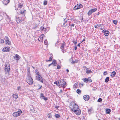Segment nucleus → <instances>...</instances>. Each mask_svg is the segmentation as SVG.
Returning a JSON list of instances; mask_svg holds the SVG:
<instances>
[{"label": "nucleus", "instance_id": "1", "mask_svg": "<svg viewBox=\"0 0 120 120\" xmlns=\"http://www.w3.org/2000/svg\"><path fill=\"white\" fill-rule=\"evenodd\" d=\"M35 72L36 73L37 75L36 76V79H37L38 81H39L42 83H43V81L42 77L38 71L37 69L36 70H35Z\"/></svg>", "mask_w": 120, "mask_h": 120}, {"label": "nucleus", "instance_id": "2", "mask_svg": "<svg viewBox=\"0 0 120 120\" xmlns=\"http://www.w3.org/2000/svg\"><path fill=\"white\" fill-rule=\"evenodd\" d=\"M67 83L64 81V79H61L60 81V88L62 87L63 88H65L67 86Z\"/></svg>", "mask_w": 120, "mask_h": 120}, {"label": "nucleus", "instance_id": "3", "mask_svg": "<svg viewBox=\"0 0 120 120\" xmlns=\"http://www.w3.org/2000/svg\"><path fill=\"white\" fill-rule=\"evenodd\" d=\"M22 112V111L21 110L19 109L18 111L13 113V115L14 117H17L19 116Z\"/></svg>", "mask_w": 120, "mask_h": 120}, {"label": "nucleus", "instance_id": "4", "mask_svg": "<svg viewBox=\"0 0 120 120\" xmlns=\"http://www.w3.org/2000/svg\"><path fill=\"white\" fill-rule=\"evenodd\" d=\"M79 109L78 105L75 103H73V108L71 109L72 111H74Z\"/></svg>", "mask_w": 120, "mask_h": 120}, {"label": "nucleus", "instance_id": "5", "mask_svg": "<svg viewBox=\"0 0 120 120\" xmlns=\"http://www.w3.org/2000/svg\"><path fill=\"white\" fill-rule=\"evenodd\" d=\"M17 14L18 15L15 16V18L16 19V21L18 23H20L21 22H22V20L21 19V18H20L18 16L19 14L18 13Z\"/></svg>", "mask_w": 120, "mask_h": 120}, {"label": "nucleus", "instance_id": "6", "mask_svg": "<svg viewBox=\"0 0 120 120\" xmlns=\"http://www.w3.org/2000/svg\"><path fill=\"white\" fill-rule=\"evenodd\" d=\"M83 6L81 4H78L74 7V10H78L82 8Z\"/></svg>", "mask_w": 120, "mask_h": 120}, {"label": "nucleus", "instance_id": "7", "mask_svg": "<svg viewBox=\"0 0 120 120\" xmlns=\"http://www.w3.org/2000/svg\"><path fill=\"white\" fill-rule=\"evenodd\" d=\"M27 82L29 84L31 85L33 82V81L32 78L31 77L27 79Z\"/></svg>", "mask_w": 120, "mask_h": 120}, {"label": "nucleus", "instance_id": "8", "mask_svg": "<svg viewBox=\"0 0 120 120\" xmlns=\"http://www.w3.org/2000/svg\"><path fill=\"white\" fill-rule=\"evenodd\" d=\"M4 70L6 72V73H7V72L9 74V71L10 70V66L9 65L8 66L6 64L5 66Z\"/></svg>", "mask_w": 120, "mask_h": 120}, {"label": "nucleus", "instance_id": "9", "mask_svg": "<svg viewBox=\"0 0 120 120\" xmlns=\"http://www.w3.org/2000/svg\"><path fill=\"white\" fill-rule=\"evenodd\" d=\"M82 80L84 82L87 83L88 82H91L92 81V80L91 79H89V78H84L82 79Z\"/></svg>", "mask_w": 120, "mask_h": 120}, {"label": "nucleus", "instance_id": "10", "mask_svg": "<svg viewBox=\"0 0 120 120\" xmlns=\"http://www.w3.org/2000/svg\"><path fill=\"white\" fill-rule=\"evenodd\" d=\"M83 68H85L86 69V73L87 74H90L92 73V71H91V70H89L88 68L86 66H85L83 67Z\"/></svg>", "mask_w": 120, "mask_h": 120}, {"label": "nucleus", "instance_id": "11", "mask_svg": "<svg viewBox=\"0 0 120 120\" xmlns=\"http://www.w3.org/2000/svg\"><path fill=\"white\" fill-rule=\"evenodd\" d=\"M102 32L104 33V35L106 36H108L109 33V31L108 30H106L105 29L102 31Z\"/></svg>", "mask_w": 120, "mask_h": 120}, {"label": "nucleus", "instance_id": "12", "mask_svg": "<svg viewBox=\"0 0 120 120\" xmlns=\"http://www.w3.org/2000/svg\"><path fill=\"white\" fill-rule=\"evenodd\" d=\"M10 50V49L9 47H6L2 49L3 51L4 52H9Z\"/></svg>", "mask_w": 120, "mask_h": 120}, {"label": "nucleus", "instance_id": "13", "mask_svg": "<svg viewBox=\"0 0 120 120\" xmlns=\"http://www.w3.org/2000/svg\"><path fill=\"white\" fill-rule=\"evenodd\" d=\"M5 41L6 44H8V45H11V42L9 41V39L7 36H5Z\"/></svg>", "mask_w": 120, "mask_h": 120}, {"label": "nucleus", "instance_id": "14", "mask_svg": "<svg viewBox=\"0 0 120 120\" xmlns=\"http://www.w3.org/2000/svg\"><path fill=\"white\" fill-rule=\"evenodd\" d=\"M83 98L85 101H87L89 100L90 97L88 95H86L83 96Z\"/></svg>", "mask_w": 120, "mask_h": 120}, {"label": "nucleus", "instance_id": "15", "mask_svg": "<svg viewBox=\"0 0 120 120\" xmlns=\"http://www.w3.org/2000/svg\"><path fill=\"white\" fill-rule=\"evenodd\" d=\"M74 112L76 115H79L81 114V111L79 108Z\"/></svg>", "mask_w": 120, "mask_h": 120}, {"label": "nucleus", "instance_id": "16", "mask_svg": "<svg viewBox=\"0 0 120 120\" xmlns=\"http://www.w3.org/2000/svg\"><path fill=\"white\" fill-rule=\"evenodd\" d=\"M2 2L4 4L7 5L10 2V1L9 0H4Z\"/></svg>", "mask_w": 120, "mask_h": 120}, {"label": "nucleus", "instance_id": "17", "mask_svg": "<svg viewBox=\"0 0 120 120\" xmlns=\"http://www.w3.org/2000/svg\"><path fill=\"white\" fill-rule=\"evenodd\" d=\"M20 59V57L19 55L17 54H16L14 57V59H15V60H19Z\"/></svg>", "mask_w": 120, "mask_h": 120}, {"label": "nucleus", "instance_id": "18", "mask_svg": "<svg viewBox=\"0 0 120 120\" xmlns=\"http://www.w3.org/2000/svg\"><path fill=\"white\" fill-rule=\"evenodd\" d=\"M51 64L52 65H53L54 66H56L57 64L56 61V60H54L52 61Z\"/></svg>", "mask_w": 120, "mask_h": 120}, {"label": "nucleus", "instance_id": "19", "mask_svg": "<svg viewBox=\"0 0 120 120\" xmlns=\"http://www.w3.org/2000/svg\"><path fill=\"white\" fill-rule=\"evenodd\" d=\"M54 83L56 84L57 86H58L59 88H60V81H59L58 80L57 81L54 82Z\"/></svg>", "mask_w": 120, "mask_h": 120}, {"label": "nucleus", "instance_id": "20", "mask_svg": "<svg viewBox=\"0 0 120 120\" xmlns=\"http://www.w3.org/2000/svg\"><path fill=\"white\" fill-rule=\"evenodd\" d=\"M40 29L42 31H46V28H44L43 26H42L40 28Z\"/></svg>", "mask_w": 120, "mask_h": 120}, {"label": "nucleus", "instance_id": "21", "mask_svg": "<svg viewBox=\"0 0 120 120\" xmlns=\"http://www.w3.org/2000/svg\"><path fill=\"white\" fill-rule=\"evenodd\" d=\"M111 110L110 109H107L106 110V112L107 114H109L111 112Z\"/></svg>", "mask_w": 120, "mask_h": 120}, {"label": "nucleus", "instance_id": "22", "mask_svg": "<svg viewBox=\"0 0 120 120\" xmlns=\"http://www.w3.org/2000/svg\"><path fill=\"white\" fill-rule=\"evenodd\" d=\"M116 74V73L115 71H113L111 73L110 75L112 77H114Z\"/></svg>", "mask_w": 120, "mask_h": 120}, {"label": "nucleus", "instance_id": "23", "mask_svg": "<svg viewBox=\"0 0 120 120\" xmlns=\"http://www.w3.org/2000/svg\"><path fill=\"white\" fill-rule=\"evenodd\" d=\"M12 96L15 99H17L18 97V95L17 94H13Z\"/></svg>", "mask_w": 120, "mask_h": 120}, {"label": "nucleus", "instance_id": "24", "mask_svg": "<svg viewBox=\"0 0 120 120\" xmlns=\"http://www.w3.org/2000/svg\"><path fill=\"white\" fill-rule=\"evenodd\" d=\"M92 110V109L91 108H90L88 109V112L89 114H91Z\"/></svg>", "mask_w": 120, "mask_h": 120}, {"label": "nucleus", "instance_id": "25", "mask_svg": "<svg viewBox=\"0 0 120 120\" xmlns=\"http://www.w3.org/2000/svg\"><path fill=\"white\" fill-rule=\"evenodd\" d=\"M65 45V43L64 42L61 45V47H60V49H64V47Z\"/></svg>", "mask_w": 120, "mask_h": 120}, {"label": "nucleus", "instance_id": "26", "mask_svg": "<svg viewBox=\"0 0 120 120\" xmlns=\"http://www.w3.org/2000/svg\"><path fill=\"white\" fill-rule=\"evenodd\" d=\"M92 13V12L90 10L88 12L87 14L88 16H90Z\"/></svg>", "mask_w": 120, "mask_h": 120}, {"label": "nucleus", "instance_id": "27", "mask_svg": "<svg viewBox=\"0 0 120 120\" xmlns=\"http://www.w3.org/2000/svg\"><path fill=\"white\" fill-rule=\"evenodd\" d=\"M109 77H107L105 80V82L106 83L108 82L109 80Z\"/></svg>", "mask_w": 120, "mask_h": 120}, {"label": "nucleus", "instance_id": "28", "mask_svg": "<svg viewBox=\"0 0 120 120\" xmlns=\"http://www.w3.org/2000/svg\"><path fill=\"white\" fill-rule=\"evenodd\" d=\"M102 24H97L94 26V27L95 28H98V27H100L101 26V25Z\"/></svg>", "mask_w": 120, "mask_h": 120}, {"label": "nucleus", "instance_id": "29", "mask_svg": "<svg viewBox=\"0 0 120 120\" xmlns=\"http://www.w3.org/2000/svg\"><path fill=\"white\" fill-rule=\"evenodd\" d=\"M90 10L92 11V12L93 13L95 12L97 10V9L96 8H94V9L92 8Z\"/></svg>", "mask_w": 120, "mask_h": 120}, {"label": "nucleus", "instance_id": "30", "mask_svg": "<svg viewBox=\"0 0 120 120\" xmlns=\"http://www.w3.org/2000/svg\"><path fill=\"white\" fill-rule=\"evenodd\" d=\"M76 92L77 93L79 94L81 93V91L80 90L78 89L77 90Z\"/></svg>", "mask_w": 120, "mask_h": 120}, {"label": "nucleus", "instance_id": "31", "mask_svg": "<svg viewBox=\"0 0 120 120\" xmlns=\"http://www.w3.org/2000/svg\"><path fill=\"white\" fill-rule=\"evenodd\" d=\"M78 60H77L75 61H72V62H71V63L72 64H74L77 63V62H78Z\"/></svg>", "mask_w": 120, "mask_h": 120}, {"label": "nucleus", "instance_id": "32", "mask_svg": "<svg viewBox=\"0 0 120 120\" xmlns=\"http://www.w3.org/2000/svg\"><path fill=\"white\" fill-rule=\"evenodd\" d=\"M52 58L51 57V56H50L49 58V60H46V62L51 61H52Z\"/></svg>", "mask_w": 120, "mask_h": 120}, {"label": "nucleus", "instance_id": "33", "mask_svg": "<svg viewBox=\"0 0 120 120\" xmlns=\"http://www.w3.org/2000/svg\"><path fill=\"white\" fill-rule=\"evenodd\" d=\"M55 116L56 118H58L60 117V116L58 114H56L55 115Z\"/></svg>", "mask_w": 120, "mask_h": 120}, {"label": "nucleus", "instance_id": "34", "mask_svg": "<svg viewBox=\"0 0 120 120\" xmlns=\"http://www.w3.org/2000/svg\"><path fill=\"white\" fill-rule=\"evenodd\" d=\"M113 22L115 25H117V21L116 20H113Z\"/></svg>", "mask_w": 120, "mask_h": 120}, {"label": "nucleus", "instance_id": "35", "mask_svg": "<svg viewBox=\"0 0 120 120\" xmlns=\"http://www.w3.org/2000/svg\"><path fill=\"white\" fill-rule=\"evenodd\" d=\"M78 83H75L73 85V87L75 88H77V86H78Z\"/></svg>", "mask_w": 120, "mask_h": 120}, {"label": "nucleus", "instance_id": "36", "mask_svg": "<svg viewBox=\"0 0 120 120\" xmlns=\"http://www.w3.org/2000/svg\"><path fill=\"white\" fill-rule=\"evenodd\" d=\"M102 99L101 98H99L98 100L97 101L98 102H101L102 101Z\"/></svg>", "mask_w": 120, "mask_h": 120}, {"label": "nucleus", "instance_id": "37", "mask_svg": "<svg viewBox=\"0 0 120 120\" xmlns=\"http://www.w3.org/2000/svg\"><path fill=\"white\" fill-rule=\"evenodd\" d=\"M44 97V95L42 93H41L40 94V98H43V97Z\"/></svg>", "mask_w": 120, "mask_h": 120}, {"label": "nucleus", "instance_id": "38", "mask_svg": "<svg viewBox=\"0 0 120 120\" xmlns=\"http://www.w3.org/2000/svg\"><path fill=\"white\" fill-rule=\"evenodd\" d=\"M73 42L75 45H76L77 43V40H74L73 41Z\"/></svg>", "mask_w": 120, "mask_h": 120}, {"label": "nucleus", "instance_id": "39", "mask_svg": "<svg viewBox=\"0 0 120 120\" xmlns=\"http://www.w3.org/2000/svg\"><path fill=\"white\" fill-rule=\"evenodd\" d=\"M47 1L46 0H44V1L43 4L44 5H46L47 4Z\"/></svg>", "mask_w": 120, "mask_h": 120}, {"label": "nucleus", "instance_id": "40", "mask_svg": "<svg viewBox=\"0 0 120 120\" xmlns=\"http://www.w3.org/2000/svg\"><path fill=\"white\" fill-rule=\"evenodd\" d=\"M26 11V10H24L23 11H21L20 12V14H24V15H25V13L24 14L25 12Z\"/></svg>", "mask_w": 120, "mask_h": 120}, {"label": "nucleus", "instance_id": "41", "mask_svg": "<svg viewBox=\"0 0 120 120\" xmlns=\"http://www.w3.org/2000/svg\"><path fill=\"white\" fill-rule=\"evenodd\" d=\"M4 42V41L3 39H1L0 40V43H3Z\"/></svg>", "mask_w": 120, "mask_h": 120}, {"label": "nucleus", "instance_id": "42", "mask_svg": "<svg viewBox=\"0 0 120 120\" xmlns=\"http://www.w3.org/2000/svg\"><path fill=\"white\" fill-rule=\"evenodd\" d=\"M38 86H40V87L38 88L37 89V90H39L40 89H41V87H42V85L41 86H40V85L39 84H38Z\"/></svg>", "mask_w": 120, "mask_h": 120}, {"label": "nucleus", "instance_id": "43", "mask_svg": "<svg viewBox=\"0 0 120 120\" xmlns=\"http://www.w3.org/2000/svg\"><path fill=\"white\" fill-rule=\"evenodd\" d=\"M56 66H57V69H60L61 68L60 66L59 65H58L57 64Z\"/></svg>", "mask_w": 120, "mask_h": 120}, {"label": "nucleus", "instance_id": "44", "mask_svg": "<svg viewBox=\"0 0 120 120\" xmlns=\"http://www.w3.org/2000/svg\"><path fill=\"white\" fill-rule=\"evenodd\" d=\"M42 99H43L44 100H45V101H47L48 99L46 97H45V96L43 97V98H42Z\"/></svg>", "mask_w": 120, "mask_h": 120}, {"label": "nucleus", "instance_id": "45", "mask_svg": "<svg viewBox=\"0 0 120 120\" xmlns=\"http://www.w3.org/2000/svg\"><path fill=\"white\" fill-rule=\"evenodd\" d=\"M44 43L45 45H47V41L46 39L45 40Z\"/></svg>", "mask_w": 120, "mask_h": 120}, {"label": "nucleus", "instance_id": "46", "mask_svg": "<svg viewBox=\"0 0 120 120\" xmlns=\"http://www.w3.org/2000/svg\"><path fill=\"white\" fill-rule=\"evenodd\" d=\"M18 6H19V8H21L22 7V5L21 4H18Z\"/></svg>", "mask_w": 120, "mask_h": 120}, {"label": "nucleus", "instance_id": "47", "mask_svg": "<svg viewBox=\"0 0 120 120\" xmlns=\"http://www.w3.org/2000/svg\"><path fill=\"white\" fill-rule=\"evenodd\" d=\"M107 74V71H105L103 73V75H105Z\"/></svg>", "mask_w": 120, "mask_h": 120}, {"label": "nucleus", "instance_id": "48", "mask_svg": "<svg viewBox=\"0 0 120 120\" xmlns=\"http://www.w3.org/2000/svg\"><path fill=\"white\" fill-rule=\"evenodd\" d=\"M12 25H13V23L12 20H10L9 22Z\"/></svg>", "mask_w": 120, "mask_h": 120}, {"label": "nucleus", "instance_id": "49", "mask_svg": "<svg viewBox=\"0 0 120 120\" xmlns=\"http://www.w3.org/2000/svg\"><path fill=\"white\" fill-rule=\"evenodd\" d=\"M75 25V24H69V26H74Z\"/></svg>", "mask_w": 120, "mask_h": 120}, {"label": "nucleus", "instance_id": "50", "mask_svg": "<svg viewBox=\"0 0 120 120\" xmlns=\"http://www.w3.org/2000/svg\"><path fill=\"white\" fill-rule=\"evenodd\" d=\"M48 117L49 118H50V117L51 116V114L50 113H49L48 115Z\"/></svg>", "mask_w": 120, "mask_h": 120}, {"label": "nucleus", "instance_id": "51", "mask_svg": "<svg viewBox=\"0 0 120 120\" xmlns=\"http://www.w3.org/2000/svg\"><path fill=\"white\" fill-rule=\"evenodd\" d=\"M62 49V52H63V53H64V51H65V49Z\"/></svg>", "mask_w": 120, "mask_h": 120}, {"label": "nucleus", "instance_id": "52", "mask_svg": "<svg viewBox=\"0 0 120 120\" xmlns=\"http://www.w3.org/2000/svg\"><path fill=\"white\" fill-rule=\"evenodd\" d=\"M27 72H30V68L29 67L27 68Z\"/></svg>", "mask_w": 120, "mask_h": 120}, {"label": "nucleus", "instance_id": "53", "mask_svg": "<svg viewBox=\"0 0 120 120\" xmlns=\"http://www.w3.org/2000/svg\"><path fill=\"white\" fill-rule=\"evenodd\" d=\"M27 75V78H30L31 77L30 76V74Z\"/></svg>", "mask_w": 120, "mask_h": 120}, {"label": "nucleus", "instance_id": "54", "mask_svg": "<svg viewBox=\"0 0 120 120\" xmlns=\"http://www.w3.org/2000/svg\"><path fill=\"white\" fill-rule=\"evenodd\" d=\"M55 108L56 109H58L59 108L58 106L56 105L55 106Z\"/></svg>", "mask_w": 120, "mask_h": 120}, {"label": "nucleus", "instance_id": "55", "mask_svg": "<svg viewBox=\"0 0 120 120\" xmlns=\"http://www.w3.org/2000/svg\"><path fill=\"white\" fill-rule=\"evenodd\" d=\"M20 88H21V87L20 86L18 87H17V90H20Z\"/></svg>", "mask_w": 120, "mask_h": 120}, {"label": "nucleus", "instance_id": "56", "mask_svg": "<svg viewBox=\"0 0 120 120\" xmlns=\"http://www.w3.org/2000/svg\"><path fill=\"white\" fill-rule=\"evenodd\" d=\"M38 26H36L34 27V29L37 30V29H38Z\"/></svg>", "mask_w": 120, "mask_h": 120}, {"label": "nucleus", "instance_id": "57", "mask_svg": "<svg viewBox=\"0 0 120 120\" xmlns=\"http://www.w3.org/2000/svg\"><path fill=\"white\" fill-rule=\"evenodd\" d=\"M64 21L65 22L64 23H63V25H64V24H65V22L67 21V20L66 21V19H64Z\"/></svg>", "mask_w": 120, "mask_h": 120}, {"label": "nucleus", "instance_id": "58", "mask_svg": "<svg viewBox=\"0 0 120 120\" xmlns=\"http://www.w3.org/2000/svg\"><path fill=\"white\" fill-rule=\"evenodd\" d=\"M3 81L4 82H5V78H4V79H3Z\"/></svg>", "mask_w": 120, "mask_h": 120}, {"label": "nucleus", "instance_id": "59", "mask_svg": "<svg viewBox=\"0 0 120 120\" xmlns=\"http://www.w3.org/2000/svg\"><path fill=\"white\" fill-rule=\"evenodd\" d=\"M64 88H63V90H62V89H61L60 90V92H62L64 90Z\"/></svg>", "mask_w": 120, "mask_h": 120}, {"label": "nucleus", "instance_id": "60", "mask_svg": "<svg viewBox=\"0 0 120 120\" xmlns=\"http://www.w3.org/2000/svg\"><path fill=\"white\" fill-rule=\"evenodd\" d=\"M77 49V46H75V50H76Z\"/></svg>", "mask_w": 120, "mask_h": 120}, {"label": "nucleus", "instance_id": "61", "mask_svg": "<svg viewBox=\"0 0 120 120\" xmlns=\"http://www.w3.org/2000/svg\"><path fill=\"white\" fill-rule=\"evenodd\" d=\"M77 46L78 47L80 46V43H79L78 45Z\"/></svg>", "mask_w": 120, "mask_h": 120}, {"label": "nucleus", "instance_id": "62", "mask_svg": "<svg viewBox=\"0 0 120 120\" xmlns=\"http://www.w3.org/2000/svg\"><path fill=\"white\" fill-rule=\"evenodd\" d=\"M80 19L81 20H82L83 19L82 17H81Z\"/></svg>", "mask_w": 120, "mask_h": 120}, {"label": "nucleus", "instance_id": "63", "mask_svg": "<svg viewBox=\"0 0 120 120\" xmlns=\"http://www.w3.org/2000/svg\"><path fill=\"white\" fill-rule=\"evenodd\" d=\"M27 75H29L30 74V72H27Z\"/></svg>", "mask_w": 120, "mask_h": 120}, {"label": "nucleus", "instance_id": "64", "mask_svg": "<svg viewBox=\"0 0 120 120\" xmlns=\"http://www.w3.org/2000/svg\"><path fill=\"white\" fill-rule=\"evenodd\" d=\"M66 71H67V72L68 73V72H69V70H68V69H67L66 70Z\"/></svg>", "mask_w": 120, "mask_h": 120}]
</instances>
